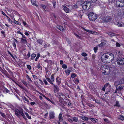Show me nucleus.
Segmentation results:
<instances>
[{"label":"nucleus","mask_w":124,"mask_h":124,"mask_svg":"<svg viewBox=\"0 0 124 124\" xmlns=\"http://www.w3.org/2000/svg\"><path fill=\"white\" fill-rule=\"evenodd\" d=\"M98 50V47L97 46L95 47L94 48V52L96 53L97 52V51Z\"/></svg>","instance_id":"48"},{"label":"nucleus","mask_w":124,"mask_h":124,"mask_svg":"<svg viewBox=\"0 0 124 124\" xmlns=\"http://www.w3.org/2000/svg\"><path fill=\"white\" fill-rule=\"evenodd\" d=\"M25 114L26 115V116H27V118L29 119H31V117L29 116L27 112H25Z\"/></svg>","instance_id":"35"},{"label":"nucleus","mask_w":124,"mask_h":124,"mask_svg":"<svg viewBox=\"0 0 124 124\" xmlns=\"http://www.w3.org/2000/svg\"><path fill=\"white\" fill-rule=\"evenodd\" d=\"M116 6L122 7L124 6V0H117L116 2Z\"/></svg>","instance_id":"5"},{"label":"nucleus","mask_w":124,"mask_h":124,"mask_svg":"<svg viewBox=\"0 0 124 124\" xmlns=\"http://www.w3.org/2000/svg\"><path fill=\"white\" fill-rule=\"evenodd\" d=\"M56 82L57 84L59 85L61 82V78L59 76H57L56 78Z\"/></svg>","instance_id":"15"},{"label":"nucleus","mask_w":124,"mask_h":124,"mask_svg":"<svg viewBox=\"0 0 124 124\" xmlns=\"http://www.w3.org/2000/svg\"><path fill=\"white\" fill-rule=\"evenodd\" d=\"M122 53L120 51H118L117 53V55L118 56H121L122 54Z\"/></svg>","instance_id":"58"},{"label":"nucleus","mask_w":124,"mask_h":124,"mask_svg":"<svg viewBox=\"0 0 124 124\" xmlns=\"http://www.w3.org/2000/svg\"><path fill=\"white\" fill-rule=\"evenodd\" d=\"M31 2L33 5L38 7V6L36 4V0H31Z\"/></svg>","instance_id":"19"},{"label":"nucleus","mask_w":124,"mask_h":124,"mask_svg":"<svg viewBox=\"0 0 124 124\" xmlns=\"http://www.w3.org/2000/svg\"><path fill=\"white\" fill-rule=\"evenodd\" d=\"M37 67L39 69H40L41 70H42V67L41 66L40 64H38L37 66Z\"/></svg>","instance_id":"43"},{"label":"nucleus","mask_w":124,"mask_h":124,"mask_svg":"<svg viewBox=\"0 0 124 124\" xmlns=\"http://www.w3.org/2000/svg\"><path fill=\"white\" fill-rule=\"evenodd\" d=\"M57 28L61 31H64V28L62 26H58Z\"/></svg>","instance_id":"24"},{"label":"nucleus","mask_w":124,"mask_h":124,"mask_svg":"<svg viewBox=\"0 0 124 124\" xmlns=\"http://www.w3.org/2000/svg\"><path fill=\"white\" fill-rule=\"evenodd\" d=\"M74 82L76 84H77L78 83L79 81L78 80H74Z\"/></svg>","instance_id":"53"},{"label":"nucleus","mask_w":124,"mask_h":124,"mask_svg":"<svg viewBox=\"0 0 124 124\" xmlns=\"http://www.w3.org/2000/svg\"><path fill=\"white\" fill-rule=\"evenodd\" d=\"M65 71L66 75H68L70 74V72H71V70L68 69H67L65 70Z\"/></svg>","instance_id":"27"},{"label":"nucleus","mask_w":124,"mask_h":124,"mask_svg":"<svg viewBox=\"0 0 124 124\" xmlns=\"http://www.w3.org/2000/svg\"><path fill=\"white\" fill-rule=\"evenodd\" d=\"M7 11H8L10 13H11V12H12L13 11H12V9L9 8H7Z\"/></svg>","instance_id":"38"},{"label":"nucleus","mask_w":124,"mask_h":124,"mask_svg":"<svg viewBox=\"0 0 124 124\" xmlns=\"http://www.w3.org/2000/svg\"><path fill=\"white\" fill-rule=\"evenodd\" d=\"M116 0H109L108 3L109 4H110L111 3H114L115 2Z\"/></svg>","instance_id":"31"},{"label":"nucleus","mask_w":124,"mask_h":124,"mask_svg":"<svg viewBox=\"0 0 124 124\" xmlns=\"http://www.w3.org/2000/svg\"><path fill=\"white\" fill-rule=\"evenodd\" d=\"M115 106H117L119 107L120 106V105L119 104V102L118 101H117L116 102V104L115 105H114Z\"/></svg>","instance_id":"33"},{"label":"nucleus","mask_w":124,"mask_h":124,"mask_svg":"<svg viewBox=\"0 0 124 124\" xmlns=\"http://www.w3.org/2000/svg\"><path fill=\"white\" fill-rule=\"evenodd\" d=\"M117 19V18H116L114 20V23L115 25H117L119 27H124V24L123 23L120 22H117L116 20Z\"/></svg>","instance_id":"6"},{"label":"nucleus","mask_w":124,"mask_h":124,"mask_svg":"<svg viewBox=\"0 0 124 124\" xmlns=\"http://www.w3.org/2000/svg\"><path fill=\"white\" fill-rule=\"evenodd\" d=\"M114 59V56L111 53H107L104 54L101 57L102 62L105 63H108L112 62Z\"/></svg>","instance_id":"1"},{"label":"nucleus","mask_w":124,"mask_h":124,"mask_svg":"<svg viewBox=\"0 0 124 124\" xmlns=\"http://www.w3.org/2000/svg\"><path fill=\"white\" fill-rule=\"evenodd\" d=\"M46 79L48 81V82H49L51 84H53V83H52V81H51V80L49 78H47Z\"/></svg>","instance_id":"30"},{"label":"nucleus","mask_w":124,"mask_h":124,"mask_svg":"<svg viewBox=\"0 0 124 124\" xmlns=\"http://www.w3.org/2000/svg\"><path fill=\"white\" fill-rule=\"evenodd\" d=\"M23 111L22 110H19L16 109L15 110V112L16 115L19 117L21 116V114Z\"/></svg>","instance_id":"9"},{"label":"nucleus","mask_w":124,"mask_h":124,"mask_svg":"<svg viewBox=\"0 0 124 124\" xmlns=\"http://www.w3.org/2000/svg\"><path fill=\"white\" fill-rule=\"evenodd\" d=\"M97 1V0H90V2L91 3H95Z\"/></svg>","instance_id":"41"},{"label":"nucleus","mask_w":124,"mask_h":124,"mask_svg":"<svg viewBox=\"0 0 124 124\" xmlns=\"http://www.w3.org/2000/svg\"><path fill=\"white\" fill-rule=\"evenodd\" d=\"M59 119L60 121H62L63 120L62 117V114L61 113H60L59 115Z\"/></svg>","instance_id":"20"},{"label":"nucleus","mask_w":124,"mask_h":124,"mask_svg":"<svg viewBox=\"0 0 124 124\" xmlns=\"http://www.w3.org/2000/svg\"><path fill=\"white\" fill-rule=\"evenodd\" d=\"M14 23L15 24H17L19 25H21V24L20 23L16 20L14 19Z\"/></svg>","instance_id":"25"},{"label":"nucleus","mask_w":124,"mask_h":124,"mask_svg":"<svg viewBox=\"0 0 124 124\" xmlns=\"http://www.w3.org/2000/svg\"><path fill=\"white\" fill-rule=\"evenodd\" d=\"M47 100L49 101H50V102H51L53 104H54V102L52 101L49 98H48V99H47Z\"/></svg>","instance_id":"61"},{"label":"nucleus","mask_w":124,"mask_h":124,"mask_svg":"<svg viewBox=\"0 0 124 124\" xmlns=\"http://www.w3.org/2000/svg\"><path fill=\"white\" fill-rule=\"evenodd\" d=\"M83 29L85 31H86L88 32H89L91 34H97V33L95 31H91V30H89L86 29H85V28H83Z\"/></svg>","instance_id":"12"},{"label":"nucleus","mask_w":124,"mask_h":124,"mask_svg":"<svg viewBox=\"0 0 124 124\" xmlns=\"http://www.w3.org/2000/svg\"><path fill=\"white\" fill-rule=\"evenodd\" d=\"M58 97L59 98V101L61 103H62L64 99L65 98V96L63 94L61 93H57Z\"/></svg>","instance_id":"7"},{"label":"nucleus","mask_w":124,"mask_h":124,"mask_svg":"<svg viewBox=\"0 0 124 124\" xmlns=\"http://www.w3.org/2000/svg\"><path fill=\"white\" fill-rule=\"evenodd\" d=\"M91 5V3L89 1H85L83 4L82 8L84 10L87 9V7L88 9H89L90 8Z\"/></svg>","instance_id":"4"},{"label":"nucleus","mask_w":124,"mask_h":124,"mask_svg":"<svg viewBox=\"0 0 124 124\" xmlns=\"http://www.w3.org/2000/svg\"><path fill=\"white\" fill-rule=\"evenodd\" d=\"M54 87V92L55 93L57 92L59 90V88L58 86L55 85L53 84Z\"/></svg>","instance_id":"17"},{"label":"nucleus","mask_w":124,"mask_h":124,"mask_svg":"<svg viewBox=\"0 0 124 124\" xmlns=\"http://www.w3.org/2000/svg\"><path fill=\"white\" fill-rule=\"evenodd\" d=\"M21 115L22 116H23V117L25 119H26V118L25 117V116L24 114L23 113V111H22L21 113Z\"/></svg>","instance_id":"34"},{"label":"nucleus","mask_w":124,"mask_h":124,"mask_svg":"<svg viewBox=\"0 0 124 124\" xmlns=\"http://www.w3.org/2000/svg\"><path fill=\"white\" fill-rule=\"evenodd\" d=\"M81 118L82 120L86 121H87L88 119L87 117L83 116Z\"/></svg>","instance_id":"32"},{"label":"nucleus","mask_w":124,"mask_h":124,"mask_svg":"<svg viewBox=\"0 0 124 124\" xmlns=\"http://www.w3.org/2000/svg\"><path fill=\"white\" fill-rule=\"evenodd\" d=\"M62 68L63 69H65L67 68V65L65 64H63L62 65Z\"/></svg>","instance_id":"37"},{"label":"nucleus","mask_w":124,"mask_h":124,"mask_svg":"<svg viewBox=\"0 0 124 124\" xmlns=\"http://www.w3.org/2000/svg\"><path fill=\"white\" fill-rule=\"evenodd\" d=\"M83 56H87V54L85 53H83L81 54Z\"/></svg>","instance_id":"50"},{"label":"nucleus","mask_w":124,"mask_h":124,"mask_svg":"<svg viewBox=\"0 0 124 124\" xmlns=\"http://www.w3.org/2000/svg\"><path fill=\"white\" fill-rule=\"evenodd\" d=\"M8 53L13 58H14V56L9 51H8Z\"/></svg>","instance_id":"62"},{"label":"nucleus","mask_w":124,"mask_h":124,"mask_svg":"<svg viewBox=\"0 0 124 124\" xmlns=\"http://www.w3.org/2000/svg\"><path fill=\"white\" fill-rule=\"evenodd\" d=\"M107 34L111 37L114 36L115 35V34L114 33L111 32H108L107 33Z\"/></svg>","instance_id":"29"},{"label":"nucleus","mask_w":124,"mask_h":124,"mask_svg":"<svg viewBox=\"0 0 124 124\" xmlns=\"http://www.w3.org/2000/svg\"><path fill=\"white\" fill-rule=\"evenodd\" d=\"M36 55L35 54H32L31 55V60H33L36 57Z\"/></svg>","instance_id":"28"},{"label":"nucleus","mask_w":124,"mask_h":124,"mask_svg":"<svg viewBox=\"0 0 124 124\" xmlns=\"http://www.w3.org/2000/svg\"><path fill=\"white\" fill-rule=\"evenodd\" d=\"M40 54L39 53H38L37 54V56L36 57V58L35 59V61H37L38 59L40 57Z\"/></svg>","instance_id":"36"},{"label":"nucleus","mask_w":124,"mask_h":124,"mask_svg":"<svg viewBox=\"0 0 124 124\" xmlns=\"http://www.w3.org/2000/svg\"><path fill=\"white\" fill-rule=\"evenodd\" d=\"M74 35L77 37L80 38V37L76 33H74Z\"/></svg>","instance_id":"63"},{"label":"nucleus","mask_w":124,"mask_h":124,"mask_svg":"<svg viewBox=\"0 0 124 124\" xmlns=\"http://www.w3.org/2000/svg\"><path fill=\"white\" fill-rule=\"evenodd\" d=\"M116 46L117 47H120V44L118 42H116Z\"/></svg>","instance_id":"47"},{"label":"nucleus","mask_w":124,"mask_h":124,"mask_svg":"<svg viewBox=\"0 0 124 124\" xmlns=\"http://www.w3.org/2000/svg\"><path fill=\"white\" fill-rule=\"evenodd\" d=\"M121 82H119V84H122L124 83V78H122V80H121Z\"/></svg>","instance_id":"49"},{"label":"nucleus","mask_w":124,"mask_h":124,"mask_svg":"<svg viewBox=\"0 0 124 124\" xmlns=\"http://www.w3.org/2000/svg\"><path fill=\"white\" fill-rule=\"evenodd\" d=\"M55 113L52 111H50L49 113V116L50 119H53L55 117Z\"/></svg>","instance_id":"11"},{"label":"nucleus","mask_w":124,"mask_h":124,"mask_svg":"<svg viewBox=\"0 0 124 124\" xmlns=\"http://www.w3.org/2000/svg\"><path fill=\"white\" fill-rule=\"evenodd\" d=\"M37 42L39 45H42L43 43V40L40 39H38L36 41Z\"/></svg>","instance_id":"18"},{"label":"nucleus","mask_w":124,"mask_h":124,"mask_svg":"<svg viewBox=\"0 0 124 124\" xmlns=\"http://www.w3.org/2000/svg\"><path fill=\"white\" fill-rule=\"evenodd\" d=\"M89 119L93 122H96L98 121L95 118H90Z\"/></svg>","instance_id":"22"},{"label":"nucleus","mask_w":124,"mask_h":124,"mask_svg":"<svg viewBox=\"0 0 124 124\" xmlns=\"http://www.w3.org/2000/svg\"><path fill=\"white\" fill-rule=\"evenodd\" d=\"M111 18L109 16H107L105 18V21L106 22H110L111 20Z\"/></svg>","instance_id":"16"},{"label":"nucleus","mask_w":124,"mask_h":124,"mask_svg":"<svg viewBox=\"0 0 124 124\" xmlns=\"http://www.w3.org/2000/svg\"><path fill=\"white\" fill-rule=\"evenodd\" d=\"M60 64L61 65L63 64V61L62 60H60Z\"/></svg>","instance_id":"64"},{"label":"nucleus","mask_w":124,"mask_h":124,"mask_svg":"<svg viewBox=\"0 0 124 124\" xmlns=\"http://www.w3.org/2000/svg\"><path fill=\"white\" fill-rule=\"evenodd\" d=\"M52 83L54 82V74H52L50 77Z\"/></svg>","instance_id":"21"},{"label":"nucleus","mask_w":124,"mask_h":124,"mask_svg":"<svg viewBox=\"0 0 124 124\" xmlns=\"http://www.w3.org/2000/svg\"><path fill=\"white\" fill-rule=\"evenodd\" d=\"M43 81L45 85H47V84L48 83L46 79H44Z\"/></svg>","instance_id":"55"},{"label":"nucleus","mask_w":124,"mask_h":124,"mask_svg":"<svg viewBox=\"0 0 124 124\" xmlns=\"http://www.w3.org/2000/svg\"><path fill=\"white\" fill-rule=\"evenodd\" d=\"M40 6L41 7L44 9L45 11H48V8L47 7L43 4L40 5Z\"/></svg>","instance_id":"13"},{"label":"nucleus","mask_w":124,"mask_h":124,"mask_svg":"<svg viewBox=\"0 0 124 124\" xmlns=\"http://www.w3.org/2000/svg\"><path fill=\"white\" fill-rule=\"evenodd\" d=\"M12 13L13 14V15L14 14H16L18 13L16 11L14 10H13V11Z\"/></svg>","instance_id":"52"},{"label":"nucleus","mask_w":124,"mask_h":124,"mask_svg":"<svg viewBox=\"0 0 124 124\" xmlns=\"http://www.w3.org/2000/svg\"><path fill=\"white\" fill-rule=\"evenodd\" d=\"M26 78H27L31 82H32V81L31 79L29 77V76H28V75H27L26 76Z\"/></svg>","instance_id":"46"},{"label":"nucleus","mask_w":124,"mask_h":124,"mask_svg":"<svg viewBox=\"0 0 124 124\" xmlns=\"http://www.w3.org/2000/svg\"><path fill=\"white\" fill-rule=\"evenodd\" d=\"M21 42L23 44H27L28 43L26 40V39L21 38Z\"/></svg>","instance_id":"14"},{"label":"nucleus","mask_w":124,"mask_h":124,"mask_svg":"<svg viewBox=\"0 0 124 124\" xmlns=\"http://www.w3.org/2000/svg\"><path fill=\"white\" fill-rule=\"evenodd\" d=\"M117 64L120 65H123L124 64V58L119 57L117 60Z\"/></svg>","instance_id":"8"},{"label":"nucleus","mask_w":124,"mask_h":124,"mask_svg":"<svg viewBox=\"0 0 124 124\" xmlns=\"http://www.w3.org/2000/svg\"><path fill=\"white\" fill-rule=\"evenodd\" d=\"M67 120L70 122V123H72L73 121V120L71 119L70 118H68L67 119Z\"/></svg>","instance_id":"45"},{"label":"nucleus","mask_w":124,"mask_h":124,"mask_svg":"<svg viewBox=\"0 0 124 124\" xmlns=\"http://www.w3.org/2000/svg\"><path fill=\"white\" fill-rule=\"evenodd\" d=\"M64 10L66 13H68L71 11V10L68 8L66 6L62 5V6Z\"/></svg>","instance_id":"10"},{"label":"nucleus","mask_w":124,"mask_h":124,"mask_svg":"<svg viewBox=\"0 0 124 124\" xmlns=\"http://www.w3.org/2000/svg\"><path fill=\"white\" fill-rule=\"evenodd\" d=\"M76 75L75 73H72L71 74V77L72 78H74L76 76Z\"/></svg>","instance_id":"44"},{"label":"nucleus","mask_w":124,"mask_h":124,"mask_svg":"<svg viewBox=\"0 0 124 124\" xmlns=\"http://www.w3.org/2000/svg\"><path fill=\"white\" fill-rule=\"evenodd\" d=\"M52 4H53V6L54 8H55L56 7V3L55 1H53L52 2Z\"/></svg>","instance_id":"40"},{"label":"nucleus","mask_w":124,"mask_h":124,"mask_svg":"<svg viewBox=\"0 0 124 124\" xmlns=\"http://www.w3.org/2000/svg\"><path fill=\"white\" fill-rule=\"evenodd\" d=\"M13 46L14 48H16V44L15 42H13Z\"/></svg>","instance_id":"57"},{"label":"nucleus","mask_w":124,"mask_h":124,"mask_svg":"<svg viewBox=\"0 0 124 124\" xmlns=\"http://www.w3.org/2000/svg\"><path fill=\"white\" fill-rule=\"evenodd\" d=\"M95 102L97 103H99L100 102V101L97 100H95Z\"/></svg>","instance_id":"60"},{"label":"nucleus","mask_w":124,"mask_h":124,"mask_svg":"<svg viewBox=\"0 0 124 124\" xmlns=\"http://www.w3.org/2000/svg\"><path fill=\"white\" fill-rule=\"evenodd\" d=\"M27 68L29 70H30L31 69V67L30 65H27Z\"/></svg>","instance_id":"56"},{"label":"nucleus","mask_w":124,"mask_h":124,"mask_svg":"<svg viewBox=\"0 0 124 124\" xmlns=\"http://www.w3.org/2000/svg\"><path fill=\"white\" fill-rule=\"evenodd\" d=\"M73 120L75 122H77L78 120V118L76 117H74L73 118Z\"/></svg>","instance_id":"39"},{"label":"nucleus","mask_w":124,"mask_h":124,"mask_svg":"<svg viewBox=\"0 0 124 124\" xmlns=\"http://www.w3.org/2000/svg\"><path fill=\"white\" fill-rule=\"evenodd\" d=\"M104 87L107 88H108L110 87V85L109 83H107L104 85Z\"/></svg>","instance_id":"26"},{"label":"nucleus","mask_w":124,"mask_h":124,"mask_svg":"<svg viewBox=\"0 0 124 124\" xmlns=\"http://www.w3.org/2000/svg\"><path fill=\"white\" fill-rule=\"evenodd\" d=\"M100 69L102 73L105 75H109L114 73L112 68L109 65L102 66Z\"/></svg>","instance_id":"2"},{"label":"nucleus","mask_w":124,"mask_h":124,"mask_svg":"<svg viewBox=\"0 0 124 124\" xmlns=\"http://www.w3.org/2000/svg\"><path fill=\"white\" fill-rule=\"evenodd\" d=\"M114 84L115 85H116V86H117L118 85H119L118 81H117L115 82Z\"/></svg>","instance_id":"54"},{"label":"nucleus","mask_w":124,"mask_h":124,"mask_svg":"<svg viewBox=\"0 0 124 124\" xmlns=\"http://www.w3.org/2000/svg\"><path fill=\"white\" fill-rule=\"evenodd\" d=\"M118 119L121 120L123 121L124 119V117L122 115H120L119 116Z\"/></svg>","instance_id":"23"},{"label":"nucleus","mask_w":124,"mask_h":124,"mask_svg":"<svg viewBox=\"0 0 124 124\" xmlns=\"http://www.w3.org/2000/svg\"><path fill=\"white\" fill-rule=\"evenodd\" d=\"M24 99L27 102V103H29V101L28 99L26 98V97H24Z\"/></svg>","instance_id":"51"},{"label":"nucleus","mask_w":124,"mask_h":124,"mask_svg":"<svg viewBox=\"0 0 124 124\" xmlns=\"http://www.w3.org/2000/svg\"><path fill=\"white\" fill-rule=\"evenodd\" d=\"M97 15L93 12H91L89 14L88 17L91 21H95L97 19Z\"/></svg>","instance_id":"3"},{"label":"nucleus","mask_w":124,"mask_h":124,"mask_svg":"<svg viewBox=\"0 0 124 124\" xmlns=\"http://www.w3.org/2000/svg\"><path fill=\"white\" fill-rule=\"evenodd\" d=\"M23 83L24 85L26 86H27L28 85L27 83L25 81H23L22 82Z\"/></svg>","instance_id":"42"},{"label":"nucleus","mask_w":124,"mask_h":124,"mask_svg":"<svg viewBox=\"0 0 124 124\" xmlns=\"http://www.w3.org/2000/svg\"><path fill=\"white\" fill-rule=\"evenodd\" d=\"M98 46L100 47H102L103 46V45H102V42L101 43L99 44L98 45Z\"/></svg>","instance_id":"59"}]
</instances>
